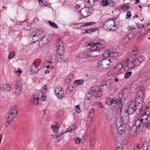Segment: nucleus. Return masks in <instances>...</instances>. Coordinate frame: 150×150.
<instances>
[{
	"mask_svg": "<svg viewBox=\"0 0 150 150\" xmlns=\"http://www.w3.org/2000/svg\"><path fill=\"white\" fill-rule=\"evenodd\" d=\"M140 98H136L135 100V103L137 104V105H140L139 104H141V110L142 109L143 106V100H141Z\"/></svg>",
	"mask_w": 150,
	"mask_h": 150,
	"instance_id": "obj_26",
	"label": "nucleus"
},
{
	"mask_svg": "<svg viewBox=\"0 0 150 150\" xmlns=\"http://www.w3.org/2000/svg\"><path fill=\"white\" fill-rule=\"evenodd\" d=\"M74 141L76 144H79L81 142V139H79V138H78L77 139L76 138V139H75Z\"/></svg>",
	"mask_w": 150,
	"mask_h": 150,
	"instance_id": "obj_63",
	"label": "nucleus"
},
{
	"mask_svg": "<svg viewBox=\"0 0 150 150\" xmlns=\"http://www.w3.org/2000/svg\"><path fill=\"white\" fill-rule=\"evenodd\" d=\"M91 104V100H85L84 101V106L86 108H88L89 105Z\"/></svg>",
	"mask_w": 150,
	"mask_h": 150,
	"instance_id": "obj_42",
	"label": "nucleus"
},
{
	"mask_svg": "<svg viewBox=\"0 0 150 150\" xmlns=\"http://www.w3.org/2000/svg\"><path fill=\"white\" fill-rule=\"evenodd\" d=\"M108 60L109 61V63L107 64L108 67H107V68L109 69H111L113 67L116 63L117 60L115 58L112 57H110Z\"/></svg>",
	"mask_w": 150,
	"mask_h": 150,
	"instance_id": "obj_11",
	"label": "nucleus"
},
{
	"mask_svg": "<svg viewBox=\"0 0 150 150\" xmlns=\"http://www.w3.org/2000/svg\"><path fill=\"white\" fill-rule=\"evenodd\" d=\"M75 110L76 111V112L79 113L80 112V109L79 105L75 106Z\"/></svg>",
	"mask_w": 150,
	"mask_h": 150,
	"instance_id": "obj_56",
	"label": "nucleus"
},
{
	"mask_svg": "<svg viewBox=\"0 0 150 150\" xmlns=\"http://www.w3.org/2000/svg\"><path fill=\"white\" fill-rule=\"evenodd\" d=\"M40 39L39 36H38L37 34L35 33V32L33 31L29 37V39L31 41L30 43L32 44L38 42Z\"/></svg>",
	"mask_w": 150,
	"mask_h": 150,
	"instance_id": "obj_9",
	"label": "nucleus"
},
{
	"mask_svg": "<svg viewBox=\"0 0 150 150\" xmlns=\"http://www.w3.org/2000/svg\"><path fill=\"white\" fill-rule=\"evenodd\" d=\"M122 8L123 9H127L128 10L130 9V7L129 6L124 5H123L122 7Z\"/></svg>",
	"mask_w": 150,
	"mask_h": 150,
	"instance_id": "obj_64",
	"label": "nucleus"
},
{
	"mask_svg": "<svg viewBox=\"0 0 150 150\" xmlns=\"http://www.w3.org/2000/svg\"><path fill=\"white\" fill-rule=\"evenodd\" d=\"M133 63L132 61L128 63L125 67V69L126 71L132 69L133 68Z\"/></svg>",
	"mask_w": 150,
	"mask_h": 150,
	"instance_id": "obj_24",
	"label": "nucleus"
},
{
	"mask_svg": "<svg viewBox=\"0 0 150 150\" xmlns=\"http://www.w3.org/2000/svg\"><path fill=\"white\" fill-rule=\"evenodd\" d=\"M73 79V76L72 74L69 75L66 79L67 83H69Z\"/></svg>",
	"mask_w": 150,
	"mask_h": 150,
	"instance_id": "obj_33",
	"label": "nucleus"
},
{
	"mask_svg": "<svg viewBox=\"0 0 150 150\" xmlns=\"http://www.w3.org/2000/svg\"><path fill=\"white\" fill-rule=\"evenodd\" d=\"M138 52V50L137 47H134L132 51L130 53V55L132 56L133 57H135L137 56Z\"/></svg>",
	"mask_w": 150,
	"mask_h": 150,
	"instance_id": "obj_18",
	"label": "nucleus"
},
{
	"mask_svg": "<svg viewBox=\"0 0 150 150\" xmlns=\"http://www.w3.org/2000/svg\"><path fill=\"white\" fill-rule=\"evenodd\" d=\"M16 116V114H13L12 112H9L8 116L6 119L7 123L8 124L11 123Z\"/></svg>",
	"mask_w": 150,
	"mask_h": 150,
	"instance_id": "obj_13",
	"label": "nucleus"
},
{
	"mask_svg": "<svg viewBox=\"0 0 150 150\" xmlns=\"http://www.w3.org/2000/svg\"><path fill=\"white\" fill-rule=\"evenodd\" d=\"M132 74L131 71L127 72L125 73L124 78H127L130 76Z\"/></svg>",
	"mask_w": 150,
	"mask_h": 150,
	"instance_id": "obj_49",
	"label": "nucleus"
},
{
	"mask_svg": "<svg viewBox=\"0 0 150 150\" xmlns=\"http://www.w3.org/2000/svg\"><path fill=\"white\" fill-rule=\"evenodd\" d=\"M149 30V28H147L145 27L144 28H142V29H141L139 33V35L140 36V38H143Z\"/></svg>",
	"mask_w": 150,
	"mask_h": 150,
	"instance_id": "obj_16",
	"label": "nucleus"
},
{
	"mask_svg": "<svg viewBox=\"0 0 150 150\" xmlns=\"http://www.w3.org/2000/svg\"><path fill=\"white\" fill-rule=\"evenodd\" d=\"M96 94L95 96L96 97L98 98L100 97L102 95V91L100 90V88L98 90H97L96 92Z\"/></svg>",
	"mask_w": 150,
	"mask_h": 150,
	"instance_id": "obj_40",
	"label": "nucleus"
},
{
	"mask_svg": "<svg viewBox=\"0 0 150 150\" xmlns=\"http://www.w3.org/2000/svg\"><path fill=\"white\" fill-rule=\"evenodd\" d=\"M15 93L17 95H19L21 92V89L16 88Z\"/></svg>",
	"mask_w": 150,
	"mask_h": 150,
	"instance_id": "obj_59",
	"label": "nucleus"
},
{
	"mask_svg": "<svg viewBox=\"0 0 150 150\" xmlns=\"http://www.w3.org/2000/svg\"><path fill=\"white\" fill-rule=\"evenodd\" d=\"M51 127L53 129V130L54 133H57L59 128L58 127V125H52Z\"/></svg>",
	"mask_w": 150,
	"mask_h": 150,
	"instance_id": "obj_31",
	"label": "nucleus"
},
{
	"mask_svg": "<svg viewBox=\"0 0 150 150\" xmlns=\"http://www.w3.org/2000/svg\"><path fill=\"white\" fill-rule=\"evenodd\" d=\"M126 36L130 40L131 39L133 38L135 36V35L132 32H131Z\"/></svg>",
	"mask_w": 150,
	"mask_h": 150,
	"instance_id": "obj_45",
	"label": "nucleus"
},
{
	"mask_svg": "<svg viewBox=\"0 0 150 150\" xmlns=\"http://www.w3.org/2000/svg\"><path fill=\"white\" fill-rule=\"evenodd\" d=\"M124 65L123 64L121 63L118 64L114 68L116 69V71H117V72L123 67Z\"/></svg>",
	"mask_w": 150,
	"mask_h": 150,
	"instance_id": "obj_34",
	"label": "nucleus"
},
{
	"mask_svg": "<svg viewBox=\"0 0 150 150\" xmlns=\"http://www.w3.org/2000/svg\"><path fill=\"white\" fill-rule=\"evenodd\" d=\"M141 115H142V118H144V120H145V121L146 120H147L148 115H147V114H146V112H143V114L142 113H141Z\"/></svg>",
	"mask_w": 150,
	"mask_h": 150,
	"instance_id": "obj_47",
	"label": "nucleus"
},
{
	"mask_svg": "<svg viewBox=\"0 0 150 150\" xmlns=\"http://www.w3.org/2000/svg\"><path fill=\"white\" fill-rule=\"evenodd\" d=\"M117 72V71H116V69L114 68L108 71V75L109 76H110L114 75Z\"/></svg>",
	"mask_w": 150,
	"mask_h": 150,
	"instance_id": "obj_28",
	"label": "nucleus"
},
{
	"mask_svg": "<svg viewBox=\"0 0 150 150\" xmlns=\"http://www.w3.org/2000/svg\"><path fill=\"white\" fill-rule=\"evenodd\" d=\"M36 64L34 63L30 67V71L33 73H36L39 70V69H37V67H36Z\"/></svg>",
	"mask_w": 150,
	"mask_h": 150,
	"instance_id": "obj_19",
	"label": "nucleus"
},
{
	"mask_svg": "<svg viewBox=\"0 0 150 150\" xmlns=\"http://www.w3.org/2000/svg\"><path fill=\"white\" fill-rule=\"evenodd\" d=\"M33 32H35V33L37 34V35L38 36H39V37H40V36L43 33V32L42 31L38 30L33 31Z\"/></svg>",
	"mask_w": 150,
	"mask_h": 150,
	"instance_id": "obj_50",
	"label": "nucleus"
},
{
	"mask_svg": "<svg viewBox=\"0 0 150 150\" xmlns=\"http://www.w3.org/2000/svg\"><path fill=\"white\" fill-rule=\"evenodd\" d=\"M139 106H137V108L136 107V108H133L132 107L128 106L127 109H125V115L126 116V117L125 118L124 122H125L126 123L128 122L129 119V115L133 113L137 109L141 111V104H139Z\"/></svg>",
	"mask_w": 150,
	"mask_h": 150,
	"instance_id": "obj_1",
	"label": "nucleus"
},
{
	"mask_svg": "<svg viewBox=\"0 0 150 150\" xmlns=\"http://www.w3.org/2000/svg\"><path fill=\"white\" fill-rule=\"evenodd\" d=\"M123 126L117 128V131L118 133L121 135H124L125 134L126 125L125 124L123 125Z\"/></svg>",
	"mask_w": 150,
	"mask_h": 150,
	"instance_id": "obj_14",
	"label": "nucleus"
},
{
	"mask_svg": "<svg viewBox=\"0 0 150 150\" xmlns=\"http://www.w3.org/2000/svg\"><path fill=\"white\" fill-rule=\"evenodd\" d=\"M3 91H9L11 88V86L10 85H7V84H4L2 85Z\"/></svg>",
	"mask_w": 150,
	"mask_h": 150,
	"instance_id": "obj_25",
	"label": "nucleus"
},
{
	"mask_svg": "<svg viewBox=\"0 0 150 150\" xmlns=\"http://www.w3.org/2000/svg\"><path fill=\"white\" fill-rule=\"evenodd\" d=\"M75 89V87L72 85L69 86L65 91V93L67 94H69L72 92L74 89Z\"/></svg>",
	"mask_w": 150,
	"mask_h": 150,
	"instance_id": "obj_22",
	"label": "nucleus"
},
{
	"mask_svg": "<svg viewBox=\"0 0 150 150\" xmlns=\"http://www.w3.org/2000/svg\"><path fill=\"white\" fill-rule=\"evenodd\" d=\"M15 55V52L13 51L12 52H11L9 54L8 56V59H12Z\"/></svg>",
	"mask_w": 150,
	"mask_h": 150,
	"instance_id": "obj_52",
	"label": "nucleus"
},
{
	"mask_svg": "<svg viewBox=\"0 0 150 150\" xmlns=\"http://www.w3.org/2000/svg\"><path fill=\"white\" fill-rule=\"evenodd\" d=\"M144 120V118H138L137 120L134 124L136 127L135 129H139V128H143L144 127V123L143 122V120Z\"/></svg>",
	"mask_w": 150,
	"mask_h": 150,
	"instance_id": "obj_10",
	"label": "nucleus"
},
{
	"mask_svg": "<svg viewBox=\"0 0 150 150\" xmlns=\"http://www.w3.org/2000/svg\"><path fill=\"white\" fill-rule=\"evenodd\" d=\"M49 42L48 37L47 36H43L39 41V45L41 47H44Z\"/></svg>",
	"mask_w": 150,
	"mask_h": 150,
	"instance_id": "obj_12",
	"label": "nucleus"
},
{
	"mask_svg": "<svg viewBox=\"0 0 150 150\" xmlns=\"http://www.w3.org/2000/svg\"><path fill=\"white\" fill-rule=\"evenodd\" d=\"M137 104L134 101H132L129 103V106L132 107L133 108H136V107L137 108Z\"/></svg>",
	"mask_w": 150,
	"mask_h": 150,
	"instance_id": "obj_41",
	"label": "nucleus"
},
{
	"mask_svg": "<svg viewBox=\"0 0 150 150\" xmlns=\"http://www.w3.org/2000/svg\"><path fill=\"white\" fill-rule=\"evenodd\" d=\"M106 102L108 104L110 105L112 103V99L109 98L106 99Z\"/></svg>",
	"mask_w": 150,
	"mask_h": 150,
	"instance_id": "obj_51",
	"label": "nucleus"
},
{
	"mask_svg": "<svg viewBox=\"0 0 150 150\" xmlns=\"http://www.w3.org/2000/svg\"><path fill=\"white\" fill-rule=\"evenodd\" d=\"M140 146L139 144L134 145L133 147V150H140Z\"/></svg>",
	"mask_w": 150,
	"mask_h": 150,
	"instance_id": "obj_54",
	"label": "nucleus"
},
{
	"mask_svg": "<svg viewBox=\"0 0 150 150\" xmlns=\"http://www.w3.org/2000/svg\"><path fill=\"white\" fill-rule=\"evenodd\" d=\"M56 46L57 49V51L61 52L62 53H64V44L60 38L57 39Z\"/></svg>",
	"mask_w": 150,
	"mask_h": 150,
	"instance_id": "obj_7",
	"label": "nucleus"
},
{
	"mask_svg": "<svg viewBox=\"0 0 150 150\" xmlns=\"http://www.w3.org/2000/svg\"><path fill=\"white\" fill-rule=\"evenodd\" d=\"M116 146L117 148L115 150H123V149L122 148V144L120 143H117L116 145Z\"/></svg>",
	"mask_w": 150,
	"mask_h": 150,
	"instance_id": "obj_38",
	"label": "nucleus"
},
{
	"mask_svg": "<svg viewBox=\"0 0 150 150\" xmlns=\"http://www.w3.org/2000/svg\"><path fill=\"white\" fill-rule=\"evenodd\" d=\"M93 118L91 117H88L87 118L86 125L88 127L90 125L92 122Z\"/></svg>",
	"mask_w": 150,
	"mask_h": 150,
	"instance_id": "obj_32",
	"label": "nucleus"
},
{
	"mask_svg": "<svg viewBox=\"0 0 150 150\" xmlns=\"http://www.w3.org/2000/svg\"><path fill=\"white\" fill-rule=\"evenodd\" d=\"M95 22H87L85 23L83 25V27L91 25H92L94 24L95 23Z\"/></svg>",
	"mask_w": 150,
	"mask_h": 150,
	"instance_id": "obj_53",
	"label": "nucleus"
},
{
	"mask_svg": "<svg viewBox=\"0 0 150 150\" xmlns=\"http://www.w3.org/2000/svg\"><path fill=\"white\" fill-rule=\"evenodd\" d=\"M130 90L131 93H134L136 92V89L133 87L132 86H131L130 88Z\"/></svg>",
	"mask_w": 150,
	"mask_h": 150,
	"instance_id": "obj_58",
	"label": "nucleus"
},
{
	"mask_svg": "<svg viewBox=\"0 0 150 150\" xmlns=\"http://www.w3.org/2000/svg\"><path fill=\"white\" fill-rule=\"evenodd\" d=\"M144 93V92L142 90H139L137 93L136 97V98H140L141 100H143V96Z\"/></svg>",
	"mask_w": 150,
	"mask_h": 150,
	"instance_id": "obj_23",
	"label": "nucleus"
},
{
	"mask_svg": "<svg viewBox=\"0 0 150 150\" xmlns=\"http://www.w3.org/2000/svg\"><path fill=\"white\" fill-rule=\"evenodd\" d=\"M124 121V120H121L120 119V122H117L116 123V126L117 128H119V127H123V125L124 124H127L128 122H127L125 123L123 121Z\"/></svg>",
	"mask_w": 150,
	"mask_h": 150,
	"instance_id": "obj_27",
	"label": "nucleus"
},
{
	"mask_svg": "<svg viewBox=\"0 0 150 150\" xmlns=\"http://www.w3.org/2000/svg\"><path fill=\"white\" fill-rule=\"evenodd\" d=\"M48 23L50 25L53 27L57 28H59L57 24L54 22H52L50 21H49Z\"/></svg>",
	"mask_w": 150,
	"mask_h": 150,
	"instance_id": "obj_46",
	"label": "nucleus"
},
{
	"mask_svg": "<svg viewBox=\"0 0 150 150\" xmlns=\"http://www.w3.org/2000/svg\"><path fill=\"white\" fill-rule=\"evenodd\" d=\"M108 4L110 7H113L115 5V3L111 0H109Z\"/></svg>",
	"mask_w": 150,
	"mask_h": 150,
	"instance_id": "obj_55",
	"label": "nucleus"
},
{
	"mask_svg": "<svg viewBox=\"0 0 150 150\" xmlns=\"http://www.w3.org/2000/svg\"><path fill=\"white\" fill-rule=\"evenodd\" d=\"M129 91L126 88L123 89V90L121 91L118 94V98H120L121 100L124 103L125 101L128 96Z\"/></svg>",
	"mask_w": 150,
	"mask_h": 150,
	"instance_id": "obj_4",
	"label": "nucleus"
},
{
	"mask_svg": "<svg viewBox=\"0 0 150 150\" xmlns=\"http://www.w3.org/2000/svg\"><path fill=\"white\" fill-rule=\"evenodd\" d=\"M57 61L59 62H61L63 59V57L62 55H63L64 53H62L61 52L57 51Z\"/></svg>",
	"mask_w": 150,
	"mask_h": 150,
	"instance_id": "obj_21",
	"label": "nucleus"
},
{
	"mask_svg": "<svg viewBox=\"0 0 150 150\" xmlns=\"http://www.w3.org/2000/svg\"><path fill=\"white\" fill-rule=\"evenodd\" d=\"M110 20H112L113 21L114 25H111L117 29L120 25V21L119 19L116 18H112Z\"/></svg>",
	"mask_w": 150,
	"mask_h": 150,
	"instance_id": "obj_17",
	"label": "nucleus"
},
{
	"mask_svg": "<svg viewBox=\"0 0 150 150\" xmlns=\"http://www.w3.org/2000/svg\"><path fill=\"white\" fill-rule=\"evenodd\" d=\"M83 83V81L82 79L77 80L74 81V84L76 86L82 84Z\"/></svg>",
	"mask_w": 150,
	"mask_h": 150,
	"instance_id": "obj_35",
	"label": "nucleus"
},
{
	"mask_svg": "<svg viewBox=\"0 0 150 150\" xmlns=\"http://www.w3.org/2000/svg\"><path fill=\"white\" fill-rule=\"evenodd\" d=\"M144 127L146 128H148L149 129L150 128V122H148L147 123H144Z\"/></svg>",
	"mask_w": 150,
	"mask_h": 150,
	"instance_id": "obj_57",
	"label": "nucleus"
},
{
	"mask_svg": "<svg viewBox=\"0 0 150 150\" xmlns=\"http://www.w3.org/2000/svg\"><path fill=\"white\" fill-rule=\"evenodd\" d=\"M135 126L134 125L131 127V129L132 132H133L136 131V132H137V130L139 129H135Z\"/></svg>",
	"mask_w": 150,
	"mask_h": 150,
	"instance_id": "obj_61",
	"label": "nucleus"
},
{
	"mask_svg": "<svg viewBox=\"0 0 150 150\" xmlns=\"http://www.w3.org/2000/svg\"><path fill=\"white\" fill-rule=\"evenodd\" d=\"M18 111V109L17 107H14L10 109L9 112H12L13 114H17Z\"/></svg>",
	"mask_w": 150,
	"mask_h": 150,
	"instance_id": "obj_29",
	"label": "nucleus"
},
{
	"mask_svg": "<svg viewBox=\"0 0 150 150\" xmlns=\"http://www.w3.org/2000/svg\"><path fill=\"white\" fill-rule=\"evenodd\" d=\"M148 149V145L147 142H144L142 145V148L140 150H147Z\"/></svg>",
	"mask_w": 150,
	"mask_h": 150,
	"instance_id": "obj_39",
	"label": "nucleus"
},
{
	"mask_svg": "<svg viewBox=\"0 0 150 150\" xmlns=\"http://www.w3.org/2000/svg\"><path fill=\"white\" fill-rule=\"evenodd\" d=\"M123 104L119 105L117 106H116L115 107V109L116 110V112L117 114H120V118L121 120H124L123 121L124 122L125 118H126V116L125 115V109L123 111H122V108L123 107Z\"/></svg>",
	"mask_w": 150,
	"mask_h": 150,
	"instance_id": "obj_2",
	"label": "nucleus"
},
{
	"mask_svg": "<svg viewBox=\"0 0 150 150\" xmlns=\"http://www.w3.org/2000/svg\"><path fill=\"white\" fill-rule=\"evenodd\" d=\"M84 24L83 23H77L75 24V25H77L76 27V29H79L82 28L83 25Z\"/></svg>",
	"mask_w": 150,
	"mask_h": 150,
	"instance_id": "obj_48",
	"label": "nucleus"
},
{
	"mask_svg": "<svg viewBox=\"0 0 150 150\" xmlns=\"http://www.w3.org/2000/svg\"><path fill=\"white\" fill-rule=\"evenodd\" d=\"M81 33L82 34H84L86 33H88V29H82L81 30Z\"/></svg>",
	"mask_w": 150,
	"mask_h": 150,
	"instance_id": "obj_60",
	"label": "nucleus"
},
{
	"mask_svg": "<svg viewBox=\"0 0 150 150\" xmlns=\"http://www.w3.org/2000/svg\"><path fill=\"white\" fill-rule=\"evenodd\" d=\"M101 49H97L92 52H90L89 53V52H88V54L83 53L82 54H83V58H87L89 57H97L100 55V52L101 51Z\"/></svg>",
	"mask_w": 150,
	"mask_h": 150,
	"instance_id": "obj_6",
	"label": "nucleus"
},
{
	"mask_svg": "<svg viewBox=\"0 0 150 150\" xmlns=\"http://www.w3.org/2000/svg\"><path fill=\"white\" fill-rule=\"evenodd\" d=\"M94 110L93 108H91L88 114V117L93 118L95 114Z\"/></svg>",
	"mask_w": 150,
	"mask_h": 150,
	"instance_id": "obj_30",
	"label": "nucleus"
},
{
	"mask_svg": "<svg viewBox=\"0 0 150 150\" xmlns=\"http://www.w3.org/2000/svg\"><path fill=\"white\" fill-rule=\"evenodd\" d=\"M112 103L117 104L118 105L124 103L120 98H119L117 99L115 98L112 99Z\"/></svg>",
	"mask_w": 150,
	"mask_h": 150,
	"instance_id": "obj_20",
	"label": "nucleus"
},
{
	"mask_svg": "<svg viewBox=\"0 0 150 150\" xmlns=\"http://www.w3.org/2000/svg\"><path fill=\"white\" fill-rule=\"evenodd\" d=\"M109 4L108 0H103L100 4V5L103 6H107Z\"/></svg>",
	"mask_w": 150,
	"mask_h": 150,
	"instance_id": "obj_43",
	"label": "nucleus"
},
{
	"mask_svg": "<svg viewBox=\"0 0 150 150\" xmlns=\"http://www.w3.org/2000/svg\"><path fill=\"white\" fill-rule=\"evenodd\" d=\"M96 91V90H91L89 91L88 95H87L86 97L90 98H92V95L93 93V92H95Z\"/></svg>",
	"mask_w": 150,
	"mask_h": 150,
	"instance_id": "obj_44",
	"label": "nucleus"
},
{
	"mask_svg": "<svg viewBox=\"0 0 150 150\" xmlns=\"http://www.w3.org/2000/svg\"><path fill=\"white\" fill-rule=\"evenodd\" d=\"M143 60V59L142 57H139V59L137 58L135 59L133 61H132L133 63L134 67L138 66Z\"/></svg>",
	"mask_w": 150,
	"mask_h": 150,
	"instance_id": "obj_15",
	"label": "nucleus"
},
{
	"mask_svg": "<svg viewBox=\"0 0 150 150\" xmlns=\"http://www.w3.org/2000/svg\"><path fill=\"white\" fill-rule=\"evenodd\" d=\"M54 92L55 95L60 100H62L64 96V91L61 87L55 88L54 90Z\"/></svg>",
	"mask_w": 150,
	"mask_h": 150,
	"instance_id": "obj_3",
	"label": "nucleus"
},
{
	"mask_svg": "<svg viewBox=\"0 0 150 150\" xmlns=\"http://www.w3.org/2000/svg\"><path fill=\"white\" fill-rule=\"evenodd\" d=\"M104 47V44H102V43L98 42H95L90 48V52H92L97 49H101Z\"/></svg>",
	"mask_w": 150,
	"mask_h": 150,
	"instance_id": "obj_8",
	"label": "nucleus"
},
{
	"mask_svg": "<svg viewBox=\"0 0 150 150\" xmlns=\"http://www.w3.org/2000/svg\"><path fill=\"white\" fill-rule=\"evenodd\" d=\"M130 40L127 37L126 35L125 37L123 39L122 42V45L123 46L127 44Z\"/></svg>",
	"mask_w": 150,
	"mask_h": 150,
	"instance_id": "obj_36",
	"label": "nucleus"
},
{
	"mask_svg": "<svg viewBox=\"0 0 150 150\" xmlns=\"http://www.w3.org/2000/svg\"><path fill=\"white\" fill-rule=\"evenodd\" d=\"M92 12V9L89 7L83 8L80 11L81 16L86 17L90 15Z\"/></svg>",
	"mask_w": 150,
	"mask_h": 150,
	"instance_id": "obj_5",
	"label": "nucleus"
},
{
	"mask_svg": "<svg viewBox=\"0 0 150 150\" xmlns=\"http://www.w3.org/2000/svg\"><path fill=\"white\" fill-rule=\"evenodd\" d=\"M118 55V53L116 52H111L109 54H108V56H110V57H112L115 58V57H117Z\"/></svg>",
	"mask_w": 150,
	"mask_h": 150,
	"instance_id": "obj_37",
	"label": "nucleus"
},
{
	"mask_svg": "<svg viewBox=\"0 0 150 150\" xmlns=\"http://www.w3.org/2000/svg\"><path fill=\"white\" fill-rule=\"evenodd\" d=\"M131 16V12L130 11H128L126 15V18H129Z\"/></svg>",
	"mask_w": 150,
	"mask_h": 150,
	"instance_id": "obj_62",
	"label": "nucleus"
}]
</instances>
